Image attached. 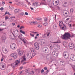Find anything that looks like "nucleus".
I'll list each match as a JSON object with an SVG mask.
<instances>
[{"label":"nucleus","instance_id":"1","mask_svg":"<svg viewBox=\"0 0 75 75\" xmlns=\"http://www.w3.org/2000/svg\"><path fill=\"white\" fill-rule=\"evenodd\" d=\"M63 38L62 37V39L63 40H67V38L68 39H69L71 37V34L69 33H64V34L63 35Z\"/></svg>","mask_w":75,"mask_h":75},{"label":"nucleus","instance_id":"2","mask_svg":"<svg viewBox=\"0 0 75 75\" xmlns=\"http://www.w3.org/2000/svg\"><path fill=\"white\" fill-rule=\"evenodd\" d=\"M34 46L36 50H39L40 46H39V44H38V42H35L34 43Z\"/></svg>","mask_w":75,"mask_h":75},{"label":"nucleus","instance_id":"3","mask_svg":"<svg viewBox=\"0 0 75 75\" xmlns=\"http://www.w3.org/2000/svg\"><path fill=\"white\" fill-rule=\"evenodd\" d=\"M53 46L54 49H55V50H59V49H60V46L57 44H54Z\"/></svg>","mask_w":75,"mask_h":75},{"label":"nucleus","instance_id":"4","mask_svg":"<svg viewBox=\"0 0 75 75\" xmlns=\"http://www.w3.org/2000/svg\"><path fill=\"white\" fill-rule=\"evenodd\" d=\"M69 47L70 49H73L74 48V45L72 43H69Z\"/></svg>","mask_w":75,"mask_h":75},{"label":"nucleus","instance_id":"5","mask_svg":"<svg viewBox=\"0 0 75 75\" xmlns=\"http://www.w3.org/2000/svg\"><path fill=\"white\" fill-rule=\"evenodd\" d=\"M70 58L72 61H75V55L71 54L70 56Z\"/></svg>","mask_w":75,"mask_h":75},{"label":"nucleus","instance_id":"6","mask_svg":"<svg viewBox=\"0 0 75 75\" xmlns=\"http://www.w3.org/2000/svg\"><path fill=\"white\" fill-rule=\"evenodd\" d=\"M11 57H13V58L16 59L17 58V54L16 53H12L11 55Z\"/></svg>","mask_w":75,"mask_h":75},{"label":"nucleus","instance_id":"7","mask_svg":"<svg viewBox=\"0 0 75 75\" xmlns=\"http://www.w3.org/2000/svg\"><path fill=\"white\" fill-rule=\"evenodd\" d=\"M16 44L14 43H13L12 46L10 45V47L12 50H14V49L16 48Z\"/></svg>","mask_w":75,"mask_h":75},{"label":"nucleus","instance_id":"8","mask_svg":"<svg viewBox=\"0 0 75 75\" xmlns=\"http://www.w3.org/2000/svg\"><path fill=\"white\" fill-rule=\"evenodd\" d=\"M16 32H17V33L16 34V35H19V32H18V30L17 29H14L13 31V33H15Z\"/></svg>","mask_w":75,"mask_h":75},{"label":"nucleus","instance_id":"9","mask_svg":"<svg viewBox=\"0 0 75 75\" xmlns=\"http://www.w3.org/2000/svg\"><path fill=\"white\" fill-rule=\"evenodd\" d=\"M0 65H1V67L0 66V69H1V70H3L2 68H4V65H5V64L3 63H1Z\"/></svg>","mask_w":75,"mask_h":75},{"label":"nucleus","instance_id":"10","mask_svg":"<svg viewBox=\"0 0 75 75\" xmlns=\"http://www.w3.org/2000/svg\"><path fill=\"white\" fill-rule=\"evenodd\" d=\"M10 65L13 68V69H14L15 68V67H16V63H12Z\"/></svg>","mask_w":75,"mask_h":75},{"label":"nucleus","instance_id":"11","mask_svg":"<svg viewBox=\"0 0 75 75\" xmlns=\"http://www.w3.org/2000/svg\"><path fill=\"white\" fill-rule=\"evenodd\" d=\"M7 49H6V48H4V47H2V51L4 53V54H6V53H7Z\"/></svg>","mask_w":75,"mask_h":75},{"label":"nucleus","instance_id":"12","mask_svg":"<svg viewBox=\"0 0 75 75\" xmlns=\"http://www.w3.org/2000/svg\"><path fill=\"white\" fill-rule=\"evenodd\" d=\"M53 55L54 57H56L58 56V54L56 52H52Z\"/></svg>","mask_w":75,"mask_h":75},{"label":"nucleus","instance_id":"13","mask_svg":"<svg viewBox=\"0 0 75 75\" xmlns=\"http://www.w3.org/2000/svg\"><path fill=\"white\" fill-rule=\"evenodd\" d=\"M18 38H20V39L21 40H22L24 44L26 43V42L25 41V40H24V39H23L22 38H20V36H18Z\"/></svg>","mask_w":75,"mask_h":75},{"label":"nucleus","instance_id":"14","mask_svg":"<svg viewBox=\"0 0 75 75\" xmlns=\"http://www.w3.org/2000/svg\"><path fill=\"white\" fill-rule=\"evenodd\" d=\"M23 60H22L21 61V62L22 63L24 62V61H26V58L24 57H23Z\"/></svg>","mask_w":75,"mask_h":75},{"label":"nucleus","instance_id":"15","mask_svg":"<svg viewBox=\"0 0 75 75\" xmlns=\"http://www.w3.org/2000/svg\"><path fill=\"white\" fill-rule=\"evenodd\" d=\"M44 51H45V53H47V51H48V48H47V47H45L43 49Z\"/></svg>","mask_w":75,"mask_h":75},{"label":"nucleus","instance_id":"16","mask_svg":"<svg viewBox=\"0 0 75 75\" xmlns=\"http://www.w3.org/2000/svg\"><path fill=\"white\" fill-rule=\"evenodd\" d=\"M33 5L34 6H39L38 2H34L33 3Z\"/></svg>","mask_w":75,"mask_h":75},{"label":"nucleus","instance_id":"17","mask_svg":"<svg viewBox=\"0 0 75 75\" xmlns=\"http://www.w3.org/2000/svg\"><path fill=\"white\" fill-rule=\"evenodd\" d=\"M43 1V3L42 4L44 5H45L46 6L47 5V3L45 1V0H42Z\"/></svg>","mask_w":75,"mask_h":75},{"label":"nucleus","instance_id":"18","mask_svg":"<svg viewBox=\"0 0 75 75\" xmlns=\"http://www.w3.org/2000/svg\"><path fill=\"white\" fill-rule=\"evenodd\" d=\"M14 63H15V64L17 65H18V64H20V61H18V60H16Z\"/></svg>","mask_w":75,"mask_h":75},{"label":"nucleus","instance_id":"19","mask_svg":"<svg viewBox=\"0 0 75 75\" xmlns=\"http://www.w3.org/2000/svg\"><path fill=\"white\" fill-rule=\"evenodd\" d=\"M51 58V55H47L46 56V58L47 60H49Z\"/></svg>","mask_w":75,"mask_h":75},{"label":"nucleus","instance_id":"20","mask_svg":"<svg viewBox=\"0 0 75 75\" xmlns=\"http://www.w3.org/2000/svg\"><path fill=\"white\" fill-rule=\"evenodd\" d=\"M63 22L62 21H60L59 23V25L60 27H61V26H62V24H63Z\"/></svg>","mask_w":75,"mask_h":75},{"label":"nucleus","instance_id":"21","mask_svg":"<svg viewBox=\"0 0 75 75\" xmlns=\"http://www.w3.org/2000/svg\"><path fill=\"white\" fill-rule=\"evenodd\" d=\"M18 54L19 55H22L23 54V52L21 51H19V52H18Z\"/></svg>","mask_w":75,"mask_h":75},{"label":"nucleus","instance_id":"22","mask_svg":"<svg viewBox=\"0 0 75 75\" xmlns=\"http://www.w3.org/2000/svg\"><path fill=\"white\" fill-rule=\"evenodd\" d=\"M32 23L33 24H38V22L34 21V22H32L30 23V24Z\"/></svg>","mask_w":75,"mask_h":75},{"label":"nucleus","instance_id":"23","mask_svg":"<svg viewBox=\"0 0 75 75\" xmlns=\"http://www.w3.org/2000/svg\"><path fill=\"white\" fill-rule=\"evenodd\" d=\"M30 50L32 52H34L35 50V48H31Z\"/></svg>","mask_w":75,"mask_h":75},{"label":"nucleus","instance_id":"24","mask_svg":"<svg viewBox=\"0 0 75 75\" xmlns=\"http://www.w3.org/2000/svg\"><path fill=\"white\" fill-rule=\"evenodd\" d=\"M26 55L27 56V58H30V57H31V54L29 55V53H28L26 54Z\"/></svg>","mask_w":75,"mask_h":75},{"label":"nucleus","instance_id":"25","mask_svg":"<svg viewBox=\"0 0 75 75\" xmlns=\"http://www.w3.org/2000/svg\"><path fill=\"white\" fill-rule=\"evenodd\" d=\"M1 39L2 41H4L6 39V36H3L1 38Z\"/></svg>","mask_w":75,"mask_h":75},{"label":"nucleus","instance_id":"26","mask_svg":"<svg viewBox=\"0 0 75 75\" xmlns=\"http://www.w3.org/2000/svg\"><path fill=\"white\" fill-rule=\"evenodd\" d=\"M20 10L18 9H16L14 11L15 13H17Z\"/></svg>","mask_w":75,"mask_h":75},{"label":"nucleus","instance_id":"27","mask_svg":"<svg viewBox=\"0 0 75 75\" xmlns=\"http://www.w3.org/2000/svg\"><path fill=\"white\" fill-rule=\"evenodd\" d=\"M63 55L65 58H68V56H67V54L64 53Z\"/></svg>","mask_w":75,"mask_h":75},{"label":"nucleus","instance_id":"28","mask_svg":"<svg viewBox=\"0 0 75 75\" xmlns=\"http://www.w3.org/2000/svg\"><path fill=\"white\" fill-rule=\"evenodd\" d=\"M19 14H20L21 16H23L25 15V14H24V13L21 12Z\"/></svg>","mask_w":75,"mask_h":75},{"label":"nucleus","instance_id":"29","mask_svg":"<svg viewBox=\"0 0 75 75\" xmlns=\"http://www.w3.org/2000/svg\"><path fill=\"white\" fill-rule=\"evenodd\" d=\"M20 33H22L23 34H25V32L22 31V30H20Z\"/></svg>","mask_w":75,"mask_h":75},{"label":"nucleus","instance_id":"30","mask_svg":"<svg viewBox=\"0 0 75 75\" xmlns=\"http://www.w3.org/2000/svg\"><path fill=\"white\" fill-rule=\"evenodd\" d=\"M30 70H31V69H30V68H28V69H25V71H26V72L27 71H30Z\"/></svg>","mask_w":75,"mask_h":75},{"label":"nucleus","instance_id":"31","mask_svg":"<svg viewBox=\"0 0 75 75\" xmlns=\"http://www.w3.org/2000/svg\"><path fill=\"white\" fill-rule=\"evenodd\" d=\"M6 14H8V15H10V13L9 12H7V11H6L5 12V15H6Z\"/></svg>","mask_w":75,"mask_h":75},{"label":"nucleus","instance_id":"32","mask_svg":"<svg viewBox=\"0 0 75 75\" xmlns=\"http://www.w3.org/2000/svg\"><path fill=\"white\" fill-rule=\"evenodd\" d=\"M42 37L44 38H46V37H47L46 36V34H44L43 35H42Z\"/></svg>","mask_w":75,"mask_h":75},{"label":"nucleus","instance_id":"33","mask_svg":"<svg viewBox=\"0 0 75 75\" xmlns=\"http://www.w3.org/2000/svg\"><path fill=\"white\" fill-rule=\"evenodd\" d=\"M28 75H32V72H28ZM27 72V73H28Z\"/></svg>","mask_w":75,"mask_h":75},{"label":"nucleus","instance_id":"34","mask_svg":"<svg viewBox=\"0 0 75 75\" xmlns=\"http://www.w3.org/2000/svg\"><path fill=\"white\" fill-rule=\"evenodd\" d=\"M61 42H60V40H58L57 42H54V43H60Z\"/></svg>","mask_w":75,"mask_h":75},{"label":"nucleus","instance_id":"35","mask_svg":"<svg viewBox=\"0 0 75 75\" xmlns=\"http://www.w3.org/2000/svg\"><path fill=\"white\" fill-rule=\"evenodd\" d=\"M73 11H74V9L73 8L70 9V13H73Z\"/></svg>","mask_w":75,"mask_h":75},{"label":"nucleus","instance_id":"36","mask_svg":"<svg viewBox=\"0 0 75 75\" xmlns=\"http://www.w3.org/2000/svg\"><path fill=\"white\" fill-rule=\"evenodd\" d=\"M36 20L38 21L39 20H42L40 18H36Z\"/></svg>","mask_w":75,"mask_h":75},{"label":"nucleus","instance_id":"37","mask_svg":"<svg viewBox=\"0 0 75 75\" xmlns=\"http://www.w3.org/2000/svg\"><path fill=\"white\" fill-rule=\"evenodd\" d=\"M42 27V25L41 24H39L38 25V27H39V28H41V27Z\"/></svg>","mask_w":75,"mask_h":75},{"label":"nucleus","instance_id":"38","mask_svg":"<svg viewBox=\"0 0 75 75\" xmlns=\"http://www.w3.org/2000/svg\"><path fill=\"white\" fill-rule=\"evenodd\" d=\"M53 27L54 28H57V25L55 24L53 26Z\"/></svg>","mask_w":75,"mask_h":75},{"label":"nucleus","instance_id":"39","mask_svg":"<svg viewBox=\"0 0 75 75\" xmlns=\"http://www.w3.org/2000/svg\"><path fill=\"white\" fill-rule=\"evenodd\" d=\"M47 69H48V68H47V67H45L44 68V69L46 71H47Z\"/></svg>","mask_w":75,"mask_h":75},{"label":"nucleus","instance_id":"40","mask_svg":"<svg viewBox=\"0 0 75 75\" xmlns=\"http://www.w3.org/2000/svg\"><path fill=\"white\" fill-rule=\"evenodd\" d=\"M63 45L64 46V47H67V43H64L63 44Z\"/></svg>","mask_w":75,"mask_h":75},{"label":"nucleus","instance_id":"41","mask_svg":"<svg viewBox=\"0 0 75 75\" xmlns=\"http://www.w3.org/2000/svg\"><path fill=\"white\" fill-rule=\"evenodd\" d=\"M44 24V25H45V26L46 27L47 25V24H48V23H45L44 24Z\"/></svg>","mask_w":75,"mask_h":75},{"label":"nucleus","instance_id":"42","mask_svg":"<svg viewBox=\"0 0 75 75\" xmlns=\"http://www.w3.org/2000/svg\"><path fill=\"white\" fill-rule=\"evenodd\" d=\"M24 28V27L21 26V27L20 28V30H21L22 28Z\"/></svg>","mask_w":75,"mask_h":75},{"label":"nucleus","instance_id":"43","mask_svg":"<svg viewBox=\"0 0 75 75\" xmlns=\"http://www.w3.org/2000/svg\"><path fill=\"white\" fill-rule=\"evenodd\" d=\"M36 55V54L35 53H34L32 54V57H34V56H35V55Z\"/></svg>","mask_w":75,"mask_h":75},{"label":"nucleus","instance_id":"44","mask_svg":"<svg viewBox=\"0 0 75 75\" xmlns=\"http://www.w3.org/2000/svg\"><path fill=\"white\" fill-rule=\"evenodd\" d=\"M52 3H53V5H54V6H57V5H58V4H57L55 3H54V2H53Z\"/></svg>","mask_w":75,"mask_h":75},{"label":"nucleus","instance_id":"45","mask_svg":"<svg viewBox=\"0 0 75 75\" xmlns=\"http://www.w3.org/2000/svg\"><path fill=\"white\" fill-rule=\"evenodd\" d=\"M4 10V8L3 7H1L0 8V10H1V11H3Z\"/></svg>","mask_w":75,"mask_h":75},{"label":"nucleus","instance_id":"46","mask_svg":"<svg viewBox=\"0 0 75 75\" xmlns=\"http://www.w3.org/2000/svg\"><path fill=\"white\" fill-rule=\"evenodd\" d=\"M60 62L61 64H62V65H63V64H62L63 63H64V61H63L62 60Z\"/></svg>","mask_w":75,"mask_h":75},{"label":"nucleus","instance_id":"47","mask_svg":"<svg viewBox=\"0 0 75 75\" xmlns=\"http://www.w3.org/2000/svg\"><path fill=\"white\" fill-rule=\"evenodd\" d=\"M30 35L32 37H34V35H33V34H32L31 33H30Z\"/></svg>","mask_w":75,"mask_h":75},{"label":"nucleus","instance_id":"48","mask_svg":"<svg viewBox=\"0 0 75 75\" xmlns=\"http://www.w3.org/2000/svg\"><path fill=\"white\" fill-rule=\"evenodd\" d=\"M41 73H43V72H44V69H42L41 71Z\"/></svg>","mask_w":75,"mask_h":75},{"label":"nucleus","instance_id":"49","mask_svg":"<svg viewBox=\"0 0 75 75\" xmlns=\"http://www.w3.org/2000/svg\"><path fill=\"white\" fill-rule=\"evenodd\" d=\"M65 27V25H64L63 26V27L62 28V29L63 30L64 28V27Z\"/></svg>","mask_w":75,"mask_h":75},{"label":"nucleus","instance_id":"50","mask_svg":"<svg viewBox=\"0 0 75 75\" xmlns=\"http://www.w3.org/2000/svg\"><path fill=\"white\" fill-rule=\"evenodd\" d=\"M2 4L3 5L5 4V2L4 1H2Z\"/></svg>","mask_w":75,"mask_h":75},{"label":"nucleus","instance_id":"51","mask_svg":"<svg viewBox=\"0 0 75 75\" xmlns=\"http://www.w3.org/2000/svg\"><path fill=\"white\" fill-rule=\"evenodd\" d=\"M15 18V16H11L10 17V18L12 19V18Z\"/></svg>","mask_w":75,"mask_h":75},{"label":"nucleus","instance_id":"52","mask_svg":"<svg viewBox=\"0 0 75 75\" xmlns=\"http://www.w3.org/2000/svg\"><path fill=\"white\" fill-rule=\"evenodd\" d=\"M15 25V23H12V25H13V26Z\"/></svg>","mask_w":75,"mask_h":75},{"label":"nucleus","instance_id":"53","mask_svg":"<svg viewBox=\"0 0 75 75\" xmlns=\"http://www.w3.org/2000/svg\"><path fill=\"white\" fill-rule=\"evenodd\" d=\"M44 20L45 21H47V18H44Z\"/></svg>","mask_w":75,"mask_h":75},{"label":"nucleus","instance_id":"54","mask_svg":"<svg viewBox=\"0 0 75 75\" xmlns=\"http://www.w3.org/2000/svg\"><path fill=\"white\" fill-rule=\"evenodd\" d=\"M32 33H35V34H37V32H31Z\"/></svg>","mask_w":75,"mask_h":75},{"label":"nucleus","instance_id":"55","mask_svg":"<svg viewBox=\"0 0 75 75\" xmlns=\"http://www.w3.org/2000/svg\"><path fill=\"white\" fill-rule=\"evenodd\" d=\"M25 15H28V13L27 12H25Z\"/></svg>","mask_w":75,"mask_h":75},{"label":"nucleus","instance_id":"56","mask_svg":"<svg viewBox=\"0 0 75 75\" xmlns=\"http://www.w3.org/2000/svg\"><path fill=\"white\" fill-rule=\"evenodd\" d=\"M50 33L49 32L47 34V36H49V35H50Z\"/></svg>","mask_w":75,"mask_h":75},{"label":"nucleus","instance_id":"57","mask_svg":"<svg viewBox=\"0 0 75 75\" xmlns=\"http://www.w3.org/2000/svg\"><path fill=\"white\" fill-rule=\"evenodd\" d=\"M52 45H51L50 46V48L51 50L52 49Z\"/></svg>","mask_w":75,"mask_h":75},{"label":"nucleus","instance_id":"58","mask_svg":"<svg viewBox=\"0 0 75 75\" xmlns=\"http://www.w3.org/2000/svg\"><path fill=\"white\" fill-rule=\"evenodd\" d=\"M9 8H10V9H12V8L11 7H12L11 6H9Z\"/></svg>","mask_w":75,"mask_h":75},{"label":"nucleus","instance_id":"59","mask_svg":"<svg viewBox=\"0 0 75 75\" xmlns=\"http://www.w3.org/2000/svg\"><path fill=\"white\" fill-rule=\"evenodd\" d=\"M69 27H72V25L71 24H70L69 25Z\"/></svg>","mask_w":75,"mask_h":75},{"label":"nucleus","instance_id":"60","mask_svg":"<svg viewBox=\"0 0 75 75\" xmlns=\"http://www.w3.org/2000/svg\"><path fill=\"white\" fill-rule=\"evenodd\" d=\"M51 0H47V1L48 2H49V3L51 2Z\"/></svg>","mask_w":75,"mask_h":75},{"label":"nucleus","instance_id":"61","mask_svg":"<svg viewBox=\"0 0 75 75\" xmlns=\"http://www.w3.org/2000/svg\"><path fill=\"white\" fill-rule=\"evenodd\" d=\"M30 72H32V74H34V72L33 71H32Z\"/></svg>","mask_w":75,"mask_h":75},{"label":"nucleus","instance_id":"62","mask_svg":"<svg viewBox=\"0 0 75 75\" xmlns=\"http://www.w3.org/2000/svg\"><path fill=\"white\" fill-rule=\"evenodd\" d=\"M30 9H31V10H34V8H33L30 7Z\"/></svg>","mask_w":75,"mask_h":75},{"label":"nucleus","instance_id":"63","mask_svg":"<svg viewBox=\"0 0 75 75\" xmlns=\"http://www.w3.org/2000/svg\"><path fill=\"white\" fill-rule=\"evenodd\" d=\"M55 3L57 4L58 3V1H55Z\"/></svg>","mask_w":75,"mask_h":75},{"label":"nucleus","instance_id":"64","mask_svg":"<svg viewBox=\"0 0 75 75\" xmlns=\"http://www.w3.org/2000/svg\"><path fill=\"white\" fill-rule=\"evenodd\" d=\"M20 75H22V71H20Z\"/></svg>","mask_w":75,"mask_h":75}]
</instances>
